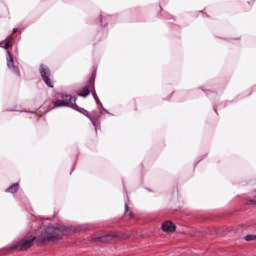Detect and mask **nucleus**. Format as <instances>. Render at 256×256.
I'll list each match as a JSON object with an SVG mask.
<instances>
[{"label": "nucleus", "mask_w": 256, "mask_h": 256, "mask_svg": "<svg viewBox=\"0 0 256 256\" xmlns=\"http://www.w3.org/2000/svg\"><path fill=\"white\" fill-rule=\"evenodd\" d=\"M162 230L165 233H173V231H175V224L171 221H166L162 224Z\"/></svg>", "instance_id": "obj_7"}, {"label": "nucleus", "mask_w": 256, "mask_h": 256, "mask_svg": "<svg viewBox=\"0 0 256 256\" xmlns=\"http://www.w3.org/2000/svg\"><path fill=\"white\" fill-rule=\"evenodd\" d=\"M8 193H17L19 191V183H15L12 186H10L7 190Z\"/></svg>", "instance_id": "obj_9"}, {"label": "nucleus", "mask_w": 256, "mask_h": 256, "mask_svg": "<svg viewBox=\"0 0 256 256\" xmlns=\"http://www.w3.org/2000/svg\"><path fill=\"white\" fill-rule=\"evenodd\" d=\"M245 241H256V235H247Z\"/></svg>", "instance_id": "obj_10"}, {"label": "nucleus", "mask_w": 256, "mask_h": 256, "mask_svg": "<svg viewBox=\"0 0 256 256\" xmlns=\"http://www.w3.org/2000/svg\"><path fill=\"white\" fill-rule=\"evenodd\" d=\"M130 217H133V214H132V213H130Z\"/></svg>", "instance_id": "obj_14"}, {"label": "nucleus", "mask_w": 256, "mask_h": 256, "mask_svg": "<svg viewBox=\"0 0 256 256\" xmlns=\"http://www.w3.org/2000/svg\"><path fill=\"white\" fill-rule=\"evenodd\" d=\"M61 100H56L54 102V107H71L72 109H75L76 111H81V108L77 106V98L67 95V94H60Z\"/></svg>", "instance_id": "obj_2"}, {"label": "nucleus", "mask_w": 256, "mask_h": 256, "mask_svg": "<svg viewBox=\"0 0 256 256\" xmlns=\"http://www.w3.org/2000/svg\"><path fill=\"white\" fill-rule=\"evenodd\" d=\"M125 211H129V205L125 204Z\"/></svg>", "instance_id": "obj_12"}, {"label": "nucleus", "mask_w": 256, "mask_h": 256, "mask_svg": "<svg viewBox=\"0 0 256 256\" xmlns=\"http://www.w3.org/2000/svg\"><path fill=\"white\" fill-rule=\"evenodd\" d=\"M40 75L44 81V83L48 86V87H53V83H51V79H49L51 72L49 71V68H47V66L45 65H40Z\"/></svg>", "instance_id": "obj_5"}, {"label": "nucleus", "mask_w": 256, "mask_h": 256, "mask_svg": "<svg viewBox=\"0 0 256 256\" xmlns=\"http://www.w3.org/2000/svg\"><path fill=\"white\" fill-rule=\"evenodd\" d=\"M12 41H13V38L8 37L0 43V47H2V49H9V47H11V42Z\"/></svg>", "instance_id": "obj_8"}, {"label": "nucleus", "mask_w": 256, "mask_h": 256, "mask_svg": "<svg viewBox=\"0 0 256 256\" xmlns=\"http://www.w3.org/2000/svg\"><path fill=\"white\" fill-rule=\"evenodd\" d=\"M90 121H92V125L97 129V121L93 118H90Z\"/></svg>", "instance_id": "obj_11"}, {"label": "nucleus", "mask_w": 256, "mask_h": 256, "mask_svg": "<svg viewBox=\"0 0 256 256\" xmlns=\"http://www.w3.org/2000/svg\"><path fill=\"white\" fill-rule=\"evenodd\" d=\"M70 231H81L79 228L71 227L67 228L65 226L54 227V226H41L36 232V236L27 235L26 237L16 240L10 246V249H18V251H27L33 246V242L36 240L39 245L46 243V241H59L63 235H67Z\"/></svg>", "instance_id": "obj_1"}, {"label": "nucleus", "mask_w": 256, "mask_h": 256, "mask_svg": "<svg viewBox=\"0 0 256 256\" xmlns=\"http://www.w3.org/2000/svg\"><path fill=\"white\" fill-rule=\"evenodd\" d=\"M13 33H17V29L14 28V29H13Z\"/></svg>", "instance_id": "obj_13"}, {"label": "nucleus", "mask_w": 256, "mask_h": 256, "mask_svg": "<svg viewBox=\"0 0 256 256\" xmlns=\"http://www.w3.org/2000/svg\"><path fill=\"white\" fill-rule=\"evenodd\" d=\"M95 80L91 79L89 82L88 86L83 87L79 92L78 95L80 97H87L89 95V87H92L93 91H92V95L94 97L95 102L97 103V105H100L101 108L103 109V111H105V113H109L107 110H105L103 108V104L101 103V100H99V96H97V92L95 91Z\"/></svg>", "instance_id": "obj_3"}, {"label": "nucleus", "mask_w": 256, "mask_h": 256, "mask_svg": "<svg viewBox=\"0 0 256 256\" xmlns=\"http://www.w3.org/2000/svg\"><path fill=\"white\" fill-rule=\"evenodd\" d=\"M6 61L8 69H10L12 73H15V75H19V67L15 65V60H13V56L9 51L6 52Z\"/></svg>", "instance_id": "obj_6"}, {"label": "nucleus", "mask_w": 256, "mask_h": 256, "mask_svg": "<svg viewBox=\"0 0 256 256\" xmlns=\"http://www.w3.org/2000/svg\"><path fill=\"white\" fill-rule=\"evenodd\" d=\"M127 239V235H123L121 232H110L108 234H104L102 236H95L93 241L96 243H110L113 239Z\"/></svg>", "instance_id": "obj_4"}]
</instances>
